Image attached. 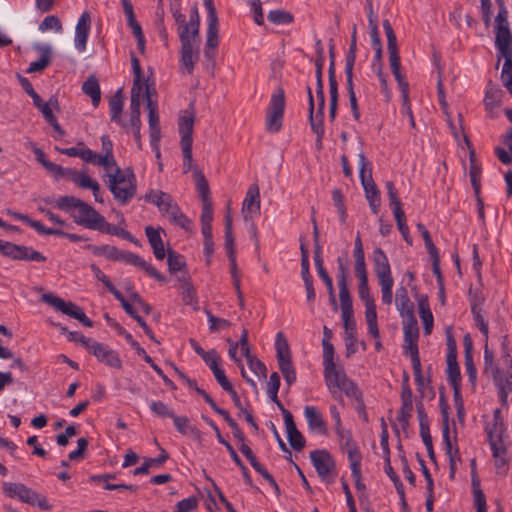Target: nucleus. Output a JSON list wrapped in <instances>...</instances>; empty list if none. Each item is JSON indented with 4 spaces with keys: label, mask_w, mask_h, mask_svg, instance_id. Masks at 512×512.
Returning a JSON list of instances; mask_svg holds the SVG:
<instances>
[{
    "label": "nucleus",
    "mask_w": 512,
    "mask_h": 512,
    "mask_svg": "<svg viewBox=\"0 0 512 512\" xmlns=\"http://www.w3.org/2000/svg\"><path fill=\"white\" fill-rule=\"evenodd\" d=\"M324 379L329 392L340 404H343L341 393H344L357 402L359 409L364 410L362 393L358 386L347 377L343 368H337L336 365L324 368Z\"/></svg>",
    "instance_id": "obj_1"
},
{
    "label": "nucleus",
    "mask_w": 512,
    "mask_h": 512,
    "mask_svg": "<svg viewBox=\"0 0 512 512\" xmlns=\"http://www.w3.org/2000/svg\"><path fill=\"white\" fill-rule=\"evenodd\" d=\"M383 28L387 37V49L389 54L390 67L401 89L405 112L409 116V118L412 119L413 114L408 97V83L405 81L404 77L400 73L401 64L396 34L388 19L383 20Z\"/></svg>",
    "instance_id": "obj_2"
},
{
    "label": "nucleus",
    "mask_w": 512,
    "mask_h": 512,
    "mask_svg": "<svg viewBox=\"0 0 512 512\" xmlns=\"http://www.w3.org/2000/svg\"><path fill=\"white\" fill-rule=\"evenodd\" d=\"M383 28L387 37V49L389 54L390 67L401 89L405 112L409 116V118L412 119L413 114L408 97V83L405 81L404 77L400 73L401 64L396 34L388 19L383 20Z\"/></svg>",
    "instance_id": "obj_3"
},
{
    "label": "nucleus",
    "mask_w": 512,
    "mask_h": 512,
    "mask_svg": "<svg viewBox=\"0 0 512 512\" xmlns=\"http://www.w3.org/2000/svg\"><path fill=\"white\" fill-rule=\"evenodd\" d=\"M108 188L120 205H126L135 196L137 182L132 168H116V173L107 175Z\"/></svg>",
    "instance_id": "obj_4"
},
{
    "label": "nucleus",
    "mask_w": 512,
    "mask_h": 512,
    "mask_svg": "<svg viewBox=\"0 0 512 512\" xmlns=\"http://www.w3.org/2000/svg\"><path fill=\"white\" fill-rule=\"evenodd\" d=\"M285 106V92L281 87H278L272 93L269 104L265 109L264 128L268 133L275 134L282 129Z\"/></svg>",
    "instance_id": "obj_5"
},
{
    "label": "nucleus",
    "mask_w": 512,
    "mask_h": 512,
    "mask_svg": "<svg viewBox=\"0 0 512 512\" xmlns=\"http://www.w3.org/2000/svg\"><path fill=\"white\" fill-rule=\"evenodd\" d=\"M171 12L177 26V33L180 39V69L187 74H192V50L186 26V16L181 13L179 5L172 6Z\"/></svg>",
    "instance_id": "obj_6"
},
{
    "label": "nucleus",
    "mask_w": 512,
    "mask_h": 512,
    "mask_svg": "<svg viewBox=\"0 0 512 512\" xmlns=\"http://www.w3.org/2000/svg\"><path fill=\"white\" fill-rule=\"evenodd\" d=\"M360 179L366 193V198L374 214L380 209V193L372 178V169L363 152L359 154Z\"/></svg>",
    "instance_id": "obj_7"
},
{
    "label": "nucleus",
    "mask_w": 512,
    "mask_h": 512,
    "mask_svg": "<svg viewBox=\"0 0 512 512\" xmlns=\"http://www.w3.org/2000/svg\"><path fill=\"white\" fill-rule=\"evenodd\" d=\"M204 5L208 12L205 57L209 61H214L216 56L215 49L217 48L219 43V21L213 1L204 0Z\"/></svg>",
    "instance_id": "obj_8"
},
{
    "label": "nucleus",
    "mask_w": 512,
    "mask_h": 512,
    "mask_svg": "<svg viewBox=\"0 0 512 512\" xmlns=\"http://www.w3.org/2000/svg\"><path fill=\"white\" fill-rule=\"evenodd\" d=\"M41 301L49 304L57 311H60L63 314L78 320L86 327L93 326V322L85 315L83 309L71 301L66 302L62 298L55 296L51 293L43 294L41 296Z\"/></svg>",
    "instance_id": "obj_9"
},
{
    "label": "nucleus",
    "mask_w": 512,
    "mask_h": 512,
    "mask_svg": "<svg viewBox=\"0 0 512 512\" xmlns=\"http://www.w3.org/2000/svg\"><path fill=\"white\" fill-rule=\"evenodd\" d=\"M337 265H338L337 281H338V287H339V298H340V304H341V311H342V314H345V316L348 317L350 313H353V308H352V299L350 296V292L348 290L349 268L347 266V259L338 257Z\"/></svg>",
    "instance_id": "obj_10"
},
{
    "label": "nucleus",
    "mask_w": 512,
    "mask_h": 512,
    "mask_svg": "<svg viewBox=\"0 0 512 512\" xmlns=\"http://www.w3.org/2000/svg\"><path fill=\"white\" fill-rule=\"evenodd\" d=\"M0 253L13 260L44 262L46 257L31 247L17 245L0 239Z\"/></svg>",
    "instance_id": "obj_11"
},
{
    "label": "nucleus",
    "mask_w": 512,
    "mask_h": 512,
    "mask_svg": "<svg viewBox=\"0 0 512 512\" xmlns=\"http://www.w3.org/2000/svg\"><path fill=\"white\" fill-rule=\"evenodd\" d=\"M71 216L76 224L99 232L106 221L104 216L84 201L76 213H72Z\"/></svg>",
    "instance_id": "obj_12"
},
{
    "label": "nucleus",
    "mask_w": 512,
    "mask_h": 512,
    "mask_svg": "<svg viewBox=\"0 0 512 512\" xmlns=\"http://www.w3.org/2000/svg\"><path fill=\"white\" fill-rule=\"evenodd\" d=\"M186 26L188 30V37L191 44V52H192V72L194 71L195 64L199 60L200 54V15L198 11L197 4H194L190 11L189 21H186Z\"/></svg>",
    "instance_id": "obj_13"
},
{
    "label": "nucleus",
    "mask_w": 512,
    "mask_h": 512,
    "mask_svg": "<svg viewBox=\"0 0 512 512\" xmlns=\"http://www.w3.org/2000/svg\"><path fill=\"white\" fill-rule=\"evenodd\" d=\"M115 261H121L126 264L136 266L144 270L150 277L156 279L159 282L166 281V278L160 274L151 264L132 252L117 249Z\"/></svg>",
    "instance_id": "obj_14"
},
{
    "label": "nucleus",
    "mask_w": 512,
    "mask_h": 512,
    "mask_svg": "<svg viewBox=\"0 0 512 512\" xmlns=\"http://www.w3.org/2000/svg\"><path fill=\"white\" fill-rule=\"evenodd\" d=\"M195 123V112L193 109V105L186 110H183L179 114L178 121V130L181 135L180 144L181 146H185L186 151L188 152L189 145L193 143V129Z\"/></svg>",
    "instance_id": "obj_15"
},
{
    "label": "nucleus",
    "mask_w": 512,
    "mask_h": 512,
    "mask_svg": "<svg viewBox=\"0 0 512 512\" xmlns=\"http://www.w3.org/2000/svg\"><path fill=\"white\" fill-rule=\"evenodd\" d=\"M275 349L278 366L282 375L294 371L290 346L283 332L276 334Z\"/></svg>",
    "instance_id": "obj_16"
},
{
    "label": "nucleus",
    "mask_w": 512,
    "mask_h": 512,
    "mask_svg": "<svg viewBox=\"0 0 512 512\" xmlns=\"http://www.w3.org/2000/svg\"><path fill=\"white\" fill-rule=\"evenodd\" d=\"M404 350L406 354H410L411 362L420 360L417 341L419 338V328L417 320L404 321Z\"/></svg>",
    "instance_id": "obj_17"
},
{
    "label": "nucleus",
    "mask_w": 512,
    "mask_h": 512,
    "mask_svg": "<svg viewBox=\"0 0 512 512\" xmlns=\"http://www.w3.org/2000/svg\"><path fill=\"white\" fill-rule=\"evenodd\" d=\"M88 352L111 368L120 369L122 367L118 353L102 343L95 341L94 344L90 346Z\"/></svg>",
    "instance_id": "obj_18"
},
{
    "label": "nucleus",
    "mask_w": 512,
    "mask_h": 512,
    "mask_svg": "<svg viewBox=\"0 0 512 512\" xmlns=\"http://www.w3.org/2000/svg\"><path fill=\"white\" fill-rule=\"evenodd\" d=\"M311 462L322 479H326L335 467V462L327 450H314L310 452Z\"/></svg>",
    "instance_id": "obj_19"
},
{
    "label": "nucleus",
    "mask_w": 512,
    "mask_h": 512,
    "mask_svg": "<svg viewBox=\"0 0 512 512\" xmlns=\"http://www.w3.org/2000/svg\"><path fill=\"white\" fill-rule=\"evenodd\" d=\"M339 438V445L341 450L347 454L350 465L360 463L362 456L358 449L357 444L354 442L350 431L342 428H337L336 431Z\"/></svg>",
    "instance_id": "obj_20"
},
{
    "label": "nucleus",
    "mask_w": 512,
    "mask_h": 512,
    "mask_svg": "<svg viewBox=\"0 0 512 512\" xmlns=\"http://www.w3.org/2000/svg\"><path fill=\"white\" fill-rule=\"evenodd\" d=\"M284 417V423L287 432V438L290 446L295 451H301L305 447V438L301 434V432L297 429L295 422L293 420L292 414L288 410H284L282 412Z\"/></svg>",
    "instance_id": "obj_21"
},
{
    "label": "nucleus",
    "mask_w": 512,
    "mask_h": 512,
    "mask_svg": "<svg viewBox=\"0 0 512 512\" xmlns=\"http://www.w3.org/2000/svg\"><path fill=\"white\" fill-rule=\"evenodd\" d=\"M91 29V16L85 11L81 14L75 29V47L79 52H84L86 43Z\"/></svg>",
    "instance_id": "obj_22"
},
{
    "label": "nucleus",
    "mask_w": 512,
    "mask_h": 512,
    "mask_svg": "<svg viewBox=\"0 0 512 512\" xmlns=\"http://www.w3.org/2000/svg\"><path fill=\"white\" fill-rule=\"evenodd\" d=\"M493 379L499 390V398L502 404L507 403L509 393L512 392V371L495 368Z\"/></svg>",
    "instance_id": "obj_23"
},
{
    "label": "nucleus",
    "mask_w": 512,
    "mask_h": 512,
    "mask_svg": "<svg viewBox=\"0 0 512 512\" xmlns=\"http://www.w3.org/2000/svg\"><path fill=\"white\" fill-rule=\"evenodd\" d=\"M141 101L140 100H130V119L127 123L128 127L132 130L135 141L139 149L142 148L140 128H141V120H140V111Z\"/></svg>",
    "instance_id": "obj_24"
},
{
    "label": "nucleus",
    "mask_w": 512,
    "mask_h": 512,
    "mask_svg": "<svg viewBox=\"0 0 512 512\" xmlns=\"http://www.w3.org/2000/svg\"><path fill=\"white\" fill-rule=\"evenodd\" d=\"M19 499L31 506H37L44 511L52 509V505L48 503V500L44 495L32 490L24 484L21 488Z\"/></svg>",
    "instance_id": "obj_25"
},
{
    "label": "nucleus",
    "mask_w": 512,
    "mask_h": 512,
    "mask_svg": "<svg viewBox=\"0 0 512 512\" xmlns=\"http://www.w3.org/2000/svg\"><path fill=\"white\" fill-rule=\"evenodd\" d=\"M464 345V363L468 380L472 385H476L477 381V369L473 361V342L469 334H466L463 338Z\"/></svg>",
    "instance_id": "obj_26"
},
{
    "label": "nucleus",
    "mask_w": 512,
    "mask_h": 512,
    "mask_svg": "<svg viewBox=\"0 0 512 512\" xmlns=\"http://www.w3.org/2000/svg\"><path fill=\"white\" fill-rule=\"evenodd\" d=\"M256 185H251L246 198L243 201L242 205V216L246 223L250 224V227L252 229L253 234H255V228H254V215L256 211Z\"/></svg>",
    "instance_id": "obj_27"
},
{
    "label": "nucleus",
    "mask_w": 512,
    "mask_h": 512,
    "mask_svg": "<svg viewBox=\"0 0 512 512\" xmlns=\"http://www.w3.org/2000/svg\"><path fill=\"white\" fill-rule=\"evenodd\" d=\"M396 306L404 321L416 319L413 314V304L409 299L407 290L401 286L396 293Z\"/></svg>",
    "instance_id": "obj_28"
},
{
    "label": "nucleus",
    "mask_w": 512,
    "mask_h": 512,
    "mask_svg": "<svg viewBox=\"0 0 512 512\" xmlns=\"http://www.w3.org/2000/svg\"><path fill=\"white\" fill-rule=\"evenodd\" d=\"M304 415L311 430L318 431L323 434L327 432L326 423L317 407L306 406L304 409Z\"/></svg>",
    "instance_id": "obj_29"
},
{
    "label": "nucleus",
    "mask_w": 512,
    "mask_h": 512,
    "mask_svg": "<svg viewBox=\"0 0 512 512\" xmlns=\"http://www.w3.org/2000/svg\"><path fill=\"white\" fill-rule=\"evenodd\" d=\"M124 97L122 94V90H118L109 100V108H110V117L111 120L120 124L123 128L128 127L127 123L122 121L121 113L123 110Z\"/></svg>",
    "instance_id": "obj_30"
},
{
    "label": "nucleus",
    "mask_w": 512,
    "mask_h": 512,
    "mask_svg": "<svg viewBox=\"0 0 512 512\" xmlns=\"http://www.w3.org/2000/svg\"><path fill=\"white\" fill-rule=\"evenodd\" d=\"M34 48L41 52V57L34 62H31L29 68L27 69L28 73H35L43 71L51 61V53L52 49L48 45L36 44Z\"/></svg>",
    "instance_id": "obj_31"
},
{
    "label": "nucleus",
    "mask_w": 512,
    "mask_h": 512,
    "mask_svg": "<svg viewBox=\"0 0 512 512\" xmlns=\"http://www.w3.org/2000/svg\"><path fill=\"white\" fill-rule=\"evenodd\" d=\"M131 65L134 73L133 85L131 88V100H140L142 93V70L140 62L134 53L131 54Z\"/></svg>",
    "instance_id": "obj_32"
},
{
    "label": "nucleus",
    "mask_w": 512,
    "mask_h": 512,
    "mask_svg": "<svg viewBox=\"0 0 512 512\" xmlns=\"http://www.w3.org/2000/svg\"><path fill=\"white\" fill-rule=\"evenodd\" d=\"M487 434L491 448H493V444H495L496 447L507 446L506 439L508 436L504 422L493 424L492 428L487 427Z\"/></svg>",
    "instance_id": "obj_33"
},
{
    "label": "nucleus",
    "mask_w": 512,
    "mask_h": 512,
    "mask_svg": "<svg viewBox=\"0 0 512 512\" xmlns=\"http://www.w3.org/2000/svg\"><path fill=\"white\" fill-rule=\"evenodd\" d=\"M145 234L148 238L151 247L153 248V253L155 257L158 260H163L166 254L159 231L153 228L152 226H147L145 228Z\"/></svg>",
    "instance_id": "obj_34"
},
{
    "label": "nucleus",
    "mask_w": 512,
    "mask_h": 512,
    "mask_svg": "<svg viewBox=\"0 0 512 512\" xmlns=\"http://www.w3.org/2000/svg\"><path fill=\"white\" fill-rule=\"evenodd\" d=\"M83 92L88 95L93 106L97 107L101 100V91L98 80L95 76H89L82 85Z\"/></svg>",
    "instance_id": "obj_35"
},
{
    "label": "nucleus",
    "mask_w": 512,
    "mask_h": 512,
    "mask_svg": "<svg viewBox=\"0 0 512 512\" xmlns=\"http://www.w3.org/2000/svg\"><path fill=\"white\" fill-rule=\"evenodd\" d=\"M67 177L75 183L78 187L82 189H91L96 188V180L92 179L86 172L84 171H77L74 169H71L68 171Z\"/></svg>",
    "instance_id": "obj_36"
},
{
    "label": "nucleus",
    "mask_w": 512,
    "mask_h": 512,
    "mask_svg": "<svg viewBox=\"0 0 512 512\" xmlns=\"http://www.w3.org/2000/svg\"><path fill=\"white\" fill-rule=\"evenodd\" d=\"M280 387V376L277 372H273L266 385V392L269 398L278 406V408L283 412L286 410L278 398V390Z\"/></svg>",
    "instance_id": "obj_37"
},
{
    "label": "nucleus",
    "mask_w": 512,
    "mask_h": 512,
    "mask_svg": "<svg viewBox=\"0 0 512 512\" xmlns=\"http://www.w3.org/2000/svg\"><path fill=\"white\" fill-rule=\"evenodd\" d=\"M193 176L196 181V187L199 192V196L202 200V203L212 202L211 198H210V189H209L208 181L206 180L202 171L199 170L197 167H194Z\"/></svg>",
    "instance_id": "obj_38"
},
{
    "label": "nucleus",
    "mask_w": 512,
    "mask_h": 512,
    "mask_svg": "<svg viewBox=\"0 0 512 512\" xmlns=\"http://www.w3.org/2000/svg\"><path fill=\"white\" fill-rule=\"evenodd\" d=\"M148 123H149V132H150V142L154 149L158 150V142L161 138V130L159 124V115L153 114L148 115ZM156 156L159 157L160 153L157 151Z\"/></svg>",
    "instance_id": "obj_39"
},
{
    "label": "nucleus",
    "mask_w": 512,
    "mask_h": 512,
    "mask_svg": "<svg viewBox=\"0 0 512 512\" xmlns=\"http://www.w3.org/2000/svg\"><path fill=\"white\" fill-rule=\"evenodd\" d=\"M365 318L368 325V331L372 335L373 338H379V329L377 324V313H376V305L368 304L365 305Z\"/></svg>",
    "instance_id": "obj_40"
},
{
    "label": "nucleus",
    "mask_w": 512,
    "mask_h": 512,
    "mask_svg": "<svg viewBox=\"0 0 512 512\" xmlns=\"http://www.w3.org/2000/svg\"><path fill=\"white\" fill-rule=\"evenodd\" d=\"M168 458H169L168 453L164 449H161V454L157 458L146 459L142 466L136 468L133 471V474L134 475L148 474L149 469L151 467L162 465L164 462H166L168 460Z\"/></svg>",
    "instance_id": "obj_41"
},
{
    "label": "nucleus",
    "mask_w": 512,
    "mask_h": 512,
    "mask_svg": "<svg viewBox=\"0 0 512 512\" xmlns=\"http://www.w3.org/2000/svg\"><path fill=\"white\" fill-rule=\"evenodd\" d=\"M472 486L474 493V504L477 512H487L486 498L483 491L480 489V480L478 475L472 476Z\"/></svg>",
    "instance_id": "obj_42"
},
{
    "label": "nucleus",
    "mask_w": 512,
    "mask_h": 512,
    "mask_svg": "<svg viewBox=\"0 0 512 512\" xmlns=\"http://www.w3.org/2000/svg\"><path fill=\"white\" fill-rule=\"evenodd\" d=\"M100 232L121 237V238H123L127 241H130L136 245L139 244L138 240L135 239L130 232H128L127 230L120 228L116 225H112V224L108 223L107 221H105Z\"/></svg>",
    "instance_id": "obj_43"
},
{
    "label": "nucleus",
    "mask_w": 512,
    "mask_h": 512,
    "mask_svg": "<svg viewBox=\"0 0 512 512\" xmlns=\"http://www.w3.org/2000/svg\"><path fill=\"white\" fill-rule=\"evenodd\" d=\"M174 425L178 432L182 434L190 433L197 438H200V431L190 424V421L185 416H177L176 414L172 417Z\"/></svg>",
    "instance_id": "obj_44"
},
{
    "label": "nucleus",
    "mask_w": 512,
    "mask_h": 512,
    "mask_svg": "<svg viewBox=\"0 0 512 512\" xmlns=\"http://www.w3.org/2000/svg\"><path fill=\"white\" fill-rule=\"evenodd\" d=\"M267 19L275 25H285L291 24L294 21V16L283 9H275L268 13Z\"/></svg>",
    "instance_id": "obj_45"
},
{
    "label": "nucleus",
    "mask_w": 512,
    "mask_h": 512,
    "mask_svg": "<svg viewBox=\"0 0 512 512\" xmlns=\"http://www.w3.org/2000/svg\"><path fill=\"white\" fill-rule=\"evenodd\" d=\"M493 457L495 459V467L497 468L498 473H505L507 471V446L496 447L493 444V448H491Z\"/></svg>",
    "instance_id": "obj_46"
},
{
    "label": "nucleus",
    "mask_w": 512,
    "mask_h": 512,
    "mask_svg": "<svg viewBox=\"0 0 512 512\" xmlns=\"http://www.w3.org/2000/svg\"><path fill=\"white\" fill-rule=\"evenodd\" d=\"M314 261L316 265V269L318 272L319 277L324 281L326 288H333V281L332 278L327 273L326 269L323 266V260L321 257V246L317 245V253L314 255Z\"/></svg>",
    "instance_id": "obj_47"
},
{
    "label": "nucleus",
    "mask_w": 512,
    "mask_h": 512,
    "mask_svg": "<svg viewBox=\"0 0 512 512\" xmlns=\"http://www.w3.org/2000/svg\"><path fill=\"white\" fill-rule=\"evenodd\" d=\"M82 200L76 198L74 196H61L57 199L55 205L58 209L69 212L71 210L77 211V209L82 204Z\"/></svg>",
    "instance_id": "obj_48"
},
{
    "label": "nucleus",
    "mask_w": 512,
    "mask_h": 512,
    "mask_svg": "<svg viewBox=\"0 0 512 512\" xmlns=\"http://www.w3.org/2000/svg\"><path fill=\"white\" fill-rule=\"evenodd\" d=\"M167 264L170 273L180 272L181 275L184 272L182 271L185 267L184 258L172 250L168 251Z\"/></svg>",
    "instance_id": "obj_49"
},
{
    "label": "nucleus",
    "mask_w": 512,
    "mask_h": 512,
    "mask_svg": "<svg viewBox=\"0 0 512 512\" xmlns=\"http://www.w3.org/2000/svg\"><path fill=\"white\" fill-rule=\"evenodd\" d=\"M316 59H315V76L316 82L323 81V65H324V49L321 40H317L316 44Z\"/></svg>",
    "instance_id": "obj_50"
},
{
    "label": "nucleus",
    "mask_w": 512,
    "mask_h": 512,
    "mask_svg": "<svg viewBox=\"0 0 512 512\" xmlns=\"http://www.w3.org/2000/svg\"><path fill=\"white\" fill-rule=\"evenodd\" d=\"M447 376L449 382L461 381L460 368L457 363V356H447Z\"/></svg>",
    "instance_id": "obj_51"
},
{
    "label": "nucleus",
    "mask_w": 512,
    "mask_h": 512,
    "mask_svg": "<svg viewBox=\"0 0 512 512\" xmlns=\"http://www.w3.org/2000/svg\"><path fill=\"white\" fill-rule=\"evenodd\" d=\"M240 346V351L243 356H245L249 369L254 373L256 370L255 363L250 355L249 344L247 340V331L243 330L242 335L237 343Z\"/></svg>",
    "instance_id": "obj_52"
},
{
    "label": "nucleus",
    "mask_w": 512,
    "mask_h": 512,
    "mask_svg": "<svg viewBox=\"0 0 512 512\" xmlns=\"http://www.w3.org/2000/svg\"><path fill=\"white\" fill-rule=\"evenodd\" d=\"M39 30L45 32L48 30H55L56 32H62L63 26L60 19L55 15L46 16L39 25Z\"/></svg>",
    "instance_id": "obj_53"
},
{
    "label": "nucleus",
    "mask_w": 512,
    "mask_h": 512,
    "mask_svg": "<svg viewBox=\"0 0 512 512\" xmlns=\"http://www.w3.org/2000/svg\"><path fill=\"white\" fill-rule=\"evenodd\" d=\"M393 214H394V217H395V220L397 223V227H398L399 231L401 232L404 240L406 241L407 244L412 245V239L409 235V228L405 222L404 211L402 209H397V211L394 212Z\"/></svg>",
    "instance_id": "obj_54"
},
{
    "label": "nucleus",
    "mask_w": 512,
    "mask_h": 512,
    "mask_svg": "<svg viewBox=\"0 0 512 512\" xmlns=\"http://www.w3.org/2000/svg\"><path fill=\"white\" fill-rule=\"evenodd\" d=\"M60 329L63 333L67 334V338L69 341L80 343L88 351L90 349V346H92L95 342L94 339L85 337L82 333L68 331L66 327H60Z\"/></svg>",
    "instance_id": "obj_55"
},
{
    "label": "nucleus",
    "mask_w": 512,
    "mask_h": 512,
    "mask_svg": "<svg viewBox=\"0 0 512 512\" xmlns=\"http://www.w3.org/2000/svg\"><path fill=\"white\" fill-rule=\"evenodd\" d=\"M499 51L498 62H500V58L503 57L505 62L503 64V74L505 75L507 72H512V48L511 45L506 46H497ZM499 65V63H497Z\"/></svg>",
    "instance_id": "obj_56"
},
{
    "label": "nucleus",
    "mask_w": 512,
    "mask_h": 512,
    "mask_svg": "<svg viewBox=\"0 0 512 512\" xmlns=\"http://www.w3.org/2000/svg\"><path fill=\"white\" fill-rule=\"evenodd\" d=\"M223 445L226 446V448L228 449L229 453H230V456L232 457V459L234 460V462L240 467L242 473H243V476H244V479H245V482L247 484H249L250 486L253 485V481H252V478L248 472V469L247 467L243 464V462L241 461V459L239 458V456L237 455L236 451L234 450V448L231 446L230 443L226 442L225 443H222Z\"/></svg>",
    "instance_id": "obj_57"
},
{
    "label": "nucleus",
    "mask_w": 512,
    "mask_h": 512,
    "mask_svg": "<svg viewBox=\"0 0 512 512\" xmlns=\"http://www.w3.org/2000/svg\"><path fill=\"white\" fill-rule=\"evenodd\" d=\"M150 409L151 411L157 415L158 417L162 418H171L174 417L175 413L172 409L168 407L167 404H165L162 401H152L150 403Z\"/></svg>",
    "instance_id": "obj_58"
},
{
    "label": "nucleus",
    "mask_w": 512,
    "mask_h": 512,
    "mask_svg": "<svg viewBox=\"0 0 512 512\" xmlns=\"http://www.w3.org/2000/svg\"><path fill=\"white\" fill-rule=\"evenodd\" d=\"M168 219L175 225L180 226L181 228L185 230H190L191 228V221L188 219L180 210L179 207H177L170 215L168 216Z\"/></svg>",
    "instance_id": "obj_59"
},
{
    "label": "nucleus",
    "mask_w": 512,
    "mask_h": 512,
    "mask_svg": "<svg viewBox=\"0 0 512 512\" xmlns=\"http://www.w3.org/2000/svg\"><path fill=\"white\" fill-rule=\"evenodd\" d=\"M343 325L346 334V341L355 342L356 340V323L353 319V313H350L348 317L342 314Z\"/></svg>",
    "instance_id": "obj_60"
},
{
    "label": "nucleus",
    "mask_w": 512,
    "mask_h": 512,
    "mask_svg": "<svg viewBox=\"0 0 512 512\" xmlns=\"http://www.w3.org/2000/svg\"><path fill=\"white\" fill-rule=\"evenodd\" d=\"M387 194L390 206L392 207L393 213L397 211V209H402L401 202L398 198L397 189L394 186L392 181H387L386 184Z\"/></svg>",
    "instance_id": "obj_61"
},
{
    "label": "nucleus",
    "mask_w": 512,
    "mask_h": 512,
    "mask_svg": "<svg viewBox=\"0 0 512 512\" xmlns=\"http://www.w3.org/2000/svg\"><path fill=\"white\" fill-rule=\"evenodd\" d=\"M143 199L146 202L152 203L155 206L158 207V209L161 208L162 202H164L165 199H168V193H165L160 190H150Z\"/></svg>",
    "instance_id": "obj_62"
},
{
    "label": "nucleus",
    "mask_w": 512,
    "mask_h": 512,
    "mask_svg": "<svg viewBox=\"0 0 512 512\" xmlns=\"http://www.w3.org/2000/svg\"><path fill=\"white\" fill-rule=\"evenodd\" d=\"M117 249L118 248L111 245L93 246L92 253L96 256H104L108 260L115 261Z\"/></svg>",
    "instance_id": "obj_63"
},
{
    "label": "nucleus",
    "mask_w": 512,
    "mask_h": 512,
    "mask_svg": "<svg viewBox=\"0 0 512 512\" xmlns=\"http://www.w3.org/2000/svg\"><path fill=\"white\" fill-rule=\"evenodd\" d=\"M189 280L190 276L187 272H183L178 276V281L181 283V287L184 289V300L189 299L192 301L195 298V291Z\"/></svg>",
    "instance_id": "obj_64"
}]
</instances>
